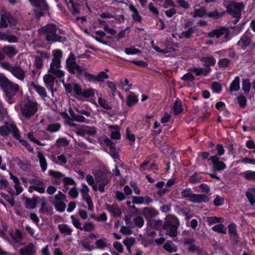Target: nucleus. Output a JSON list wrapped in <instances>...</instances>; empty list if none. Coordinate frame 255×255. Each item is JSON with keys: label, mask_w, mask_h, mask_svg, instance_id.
Returning <instances> with one entry per match:
<instances>
[{"label": "nucleus", "mask_w": 255, "mask_h": 255, "mask_svg": "<svg viewBox=\"0 0 255 255\" xmlns=\"http://www.w3.org/2000/svg\"><path fill=\"white\" fill-rule=\"evenodd\" d=\"M76 59L75 54L71 52L66 61V68L71 74H76L77 78L80 79L84 76L89 82H103L105 79L109 78L108 74L104 71L100 72L97 75L88 73L76 63Z\"/></svg>", "instance_id": "obj_1"}, {"label": "nucleus", "mask_w": 255, "mask_h": 255, "mask_svg": "<svg viewBox=\"0 0 255 255\" xmlns=\"http://www.w3.org/2000/svg\"><path fill=\"white\" fill-rule=\"evenodd\" d=\"M0 88L2 90L7 102L12 103L13 97L18 95L20 92L18 84L10 81L4 74L0 73Z\"/></svg>", "instance_id": "obj_2"}, {"label": "nucleus", "mask_w": 255, "mask_h": 255, "mask_svg": "<svg viewBox=\"0 0 255 255\" xmlns=\"http://www.w3.org/2000/svg\"><path fill=\"white\" fill-rule=\"evenodd\" d=\"M97 183H99L98 190L101 193L105 191V186L111 181L112 174L111 171L106 167H102L93 172Z\"/></svg>", "instance_id": "obj_3"}, {"label": "nucleus", "mask_w": 255, "mask_h": 255, "mask_svg": "<svg viewBox=\"0 0 255 255\" xmlns=\"http://www.w3.org/2000/svg\"><path fill=\"white\" fill-rule=\"evenodd\" d=\"M40 30L45 35V39L49 44L61 42L65 40L66 38L57 34L58 27L53 23H48L42 26Z\"/></svg>", "instance_id": "obj_4"}, {"label": "nucleus", "mask_w": 255, "mask_h": 255, "mask_svg": "<svg viewBox=\"0 0 255 255\" xmlns=\"http://www.w3.org/2000/svg\"><path fill=\"white\" fill-rule=\"evenodd\" d=\"M245 5L243 1L237 2L231 0L226 6V12L235 18L234 23L236 24L242 15V11L245 8Z\"/></svg>", "instance_id": "obj_5"}, {"label": "nucleus", "mask_w": 255, "mask_h": 255, "mask_svg": "<svg viewBox=\"0 0 255 255\" xmlns=\"http://www.w3.org/2000/svg\"><path fill=\"white\" fill-rule=\"evenodd\" d=\"M179 224V221L177 217L168 215L163 223V230H165L167 234L170 237H175L177 235V229Z\"/></svg>", "instance_id": "obj_6"}, {"label": "nucleus", "mask_w": 255, "mask_h": 255, "mask_svg": "<svg viewBox=\"0 0 255 255\" xmlns=\"http://www.w3.org/2000/svg\"><path fill=\"white\" fill-rule=\"evenodd\" d=\"M181 195L182 198H188L189 201L192 203H207L209 200L206 195L193 193L192 191L189 188L183 189L181 193Z\"/></svg>", "instance_id": "obj_7"}, {"label": "nucleus", "mask_w": 255, "mask_h": 255, "mask_svg": "<svg viewBox=\"0 0 255 255\" xmlns=\"http://www.w3.org/2000/svg\"><path fill=\"white\" fill-rule=\"evenodd\" d=\"M21 114L26 119H29L34 116L38 111V104L36 102L28 99L20 108Z\"/></svg>", "instance_id": "obj_8"}, {"label": "nucleus", "mask_w": 255, "mask_h": 255, "mask_svg": "<svg viewBox=\"0 0 255 255\" xmlns=\"http://www.w3.org/2000/svg\"><path fill=\"white\" fill-rule=\"evenodd\" d=\"M253 34L249 28L242 35L240 39L236 43L239 50H245L252 43Z\"/></svg>", "instance_id": "obj_9"}, {"label": "nucleus", "mask_w": 255, "mask_h": 255, "mask_svg": "<svg viewBox=\"0 0 255 255\" xmlns=\"http://www.w3.org/2000/svg\"><path fill=\"white\" fill-rule=\"evenodd\" d=\"M230 31L227 27L222 26L208 32V36L210 38L216 37L219 38L223 35V41L227 42L230 39Z\"/></svg>", "instance_id": "obj_10"}, {"label": "nucleus", "mask_w": 255, "mask_h": 255, "mask_svg": "<svg viewBox=\"0 0 255 255\" xmlns=\"http://www.w3.org/2000/svg\"><path fill=\"white\" fill-rule=\"evenodd\" d=\"M29 183L33 184L28 187L29 193H32L33 190L41 194L45 193L46 186L43 181L33 178L30 180Z\"/></svg>", "instance_id": "obj_11"}, {"label": "nucleus", "mask_w": 255, "mask_h": 255, "mask_svg": "<svg viewBox=\"0 0 255 255\" xmlns=\"http://www.w3.org/2000/svg\"><path fill=\"white\" fill-rule=\"evenodd\" d=\"M220 158L216 156H211L208 160L212 162L213 171L214 172L221 171L226 168V164L222 161L220 160Z\"/></svg>", "instance_id": "obj_12"}, {"label": "nucleus", "mask_w": 255, "mask_h": 255, "mask_svg": "<svg viewBox=\"0 0 255 255\" xmlns=\"http://www.w3.org/2000/svg\"><path fill=\"white\" fill-rule=\"evenodd\" d=\"M200 60L204 63V68L206 70L205 76H207L211 71L210 67L214 66L215 65L216 59L213 57L206 56L202 57Z\"/></svg>", "instance_id": "obj_13"}, {"label": "nucleus", "mask_w": 255, "mask_h": 255, "mask_svg": "<svg viewBox=\"0 0 255 255\" xmlns=\"http://www.w3.org/2000/svg\"><path fill=\"white\" fill-rule=\"evenodd\" d=\"M142 215L145 219L149 220L157 216L159 212L153 207H144L142 210Z\"/></svg>", "instance_id": "obj_14"}, {"label": "nucleus", "mask_w": 255, "mask_h": 255, "mask_svg": "<svg viewBox=\"0 0 255 255\" xmlns=\"http://www.w3.org/2000/svg\"><path fill=\"white\" fill-rule=\"evenodd\" d=\"M10 72L15 77L20 80H23L25 76V72L18 65L12 66Z\"/></svg>", "instance_id": "obj_15"}, {"label": "nucleus", "mask_w": 255, "mask_h": 255, "mask_svg": "<svg viewBox=\"0 0 255 255\" xmlns=\"http://www.w3.org/2000/svg\"><path fill=\"white\" fill-rule=\"evenodd\" d=\"M39 197L36 196L32 198H30L27 197L24 198L25 200V207L28 209H34L37 206L38 204Z\"/></svg>", "instance_id": "obj_16"}, {"label": "nucleus", "mask_w": 255, "mask_h": 255, "mask_svg": "<svg viewBox=\"0 0 255 255\" xmlns=\"http://www.w3.org/2000/svg\"><path fill=\"white\" fill-rule=\"evenodd\" d=\"M55 77L51 74L45 75L43 77V81L47 88L50 90L53 93Z\"/></svg>", "instance_id": "obj_17"}, {"label": "nucleus", "mask_w": 255, "mask_h": 255, "mask_svg": "<svg viewBox=\"0 0 255 255\" xmlns=\"http://www.w3.org/2000/svg\"><path fill=\"white\" fill-rule=\"evenodd\" d=\"M2 51L9 58L13 57L18 52L16 48L10 45H4L2 48Z\"/></svg>", "instance_id": "obj_18"}, {"label": "nucleus", "mask_w": 255, "mask_h": 255, "mask_svg": "<svg viewBox=\"0 0 255 255\" xmlns=\"http://www.w3.org/2000/svg\"><path fill=\"white\" fill-rule=\"evenodd\" d=\"M20 255H34L36 251L34 250V246L33 243H30L24 248L19 250Z\"/></svg>", "instance_id": "obj_19"}, {"label": "nucleus", "mask_w": 255, "mask_h": 255, "mask_svg": "<svg viewBox=\"0 0 255 255\" xmlns=\"http://www.w3.org/2000/svg\"><path fill=\"white\" fill-rule=\"evenodd\" d=\"M30 86L42 98H44L47 96V93L44 87L36 84L34 82H31L30 83Z\"/></svg>", "instance_id": "obj_20"}, {"label": "nucleus", "mask_w": 255, "mask_h": 255, "mask_svg": "<svg viewBox=\"0 0 255 255\" xmlns=\"http://www.w3.org/2000/svg\"><path fill=\"white\" fill-rule=\"evenodd\" d=\"M147 223L152 229L157 230L163 229L164 223L161 220L149 219L147 221Z\"/></svg>", "instance_id": "obj_21"}, {"label": "nucleus", "mask_w": 255, "mask_h": 255, "mask_svg": "<svg viewBox=\"0 0 255 255\" xmlns=\"http://www.w3.org/2000/svg\"><path fill=\"white\" fill-rule=\"evenodd\" d=\"M29 0L32 5L40 8L42 10H47L48 9V5L45 0Z\"/></svg>", "instance_id": "obj_22"}, {"label": "nucleus", "mask_w": 255, "mask_h": 255, "mask_svg": "<svg viewBox=\"0 0 255 255\" xmlns=\"http://www.w3.org/2000/svg\"><path fill=\"white\" fill-rule=\"evenodd\" d=\"M58 229L61 234L64 235V236L66 235L71 236L73 232V229L67 224H59Z\"/></svg>", "instance_id": "obj_23"}, {"label": "nucleus", "mask_w": 255, "mask_h": 255, "mask_svg": "<svg viewBox=\"0 0 255 255\" xmlns=\"http://www.w3.org/2000/svg\"><path fill=\"white\" fill-rule=\"evenodd\" d=\"M228 233L232 239L236 240L239 238L236 225L232 223L228 226Z\"/></svg>", "instance_id": "obj_24"}, {"label": "nucleus", "mask_w": 255, "mask_h": 255, "mask_svg": "<svg viewBox=\"0 0 255 255\" xmlns=\"http://www.w3.org/2000/svg\"><path fill=\"white\" fill-rule=\"evenodd\" d=\"M183 111V107L181 102L176 99L173 106V113L175 116H178Z\"/></svg>", "instance_id": "obj_25"}, {"label": "nucleus", "mask_w": 255, "mask_h": 255, "mask_svg": "<svg viewBox=\"0 0 255 255\" xmlns=\"http://www.w3.org/2000/svg\"><path fill=\"white\" fill-rule=\"evenodd\" d=\"M111 129H115V131H112L111 134V137L114 139H120L121 137V134L120 132V128L118 126L112 125L110 127Z\"/></svg>", "instance_id": "obj_26"}, {"label": "nucleus", "mask_w": 255, "mask_h": 255, "mask_svg": "<svg viewBox=\"0 0 255 255\" xmlns=\"http://www.w3.org/2000/svg\"><path fill=\"white\" fill-rule=\"evenodd\" d=\"M245 195L250 204L252 205H254L255 203V199L254 197V195H255V188H249L248 191L246 192Z\"/></svg>", "instance_id": "obj_27"}, {"label": "nucleus", "mask_w": 255, "mask_h": 255, "mask_svg": "<svg viewBox=\"0 0 255 255\" xmlns=\"http://www.w3.org/2000/svg\"><path fill=\"white\" fill-rule=\"evenodd\" d=\"M138 101L137 96L134 95L132 93L127 97L126 104L128 106L131 107L136 104Z\"/></svg>", "instance_id": "obj_28"}, {"label": "nucleus", "mask_w": 255, "mask_h": 255, "mask_svg": "<svg viewBox=\"0 0 255 255\" xmlns=\"http://www.w3.org/2000/svg\"><path fill=\"white\" fill-rule=\"evenodd\" d=\"M241 175L248 181H255V171L252 170H246L241 173Z\"/></svg>", "instance_id": "obj_29"}, {"label": "nucleus", "mask_w": 255, "mask_h": 255, "mask_svg": "<svg viewBox=\"0 0 255 255\" xmlns=\"http://www.w3.org/2000/svg\"><path fill=\"white\" fill-rule=\"evenodd\" d=\"M78 134L80 136H85L86 135H95L97 133V130L95 127H91L88 129H81L78 132Z\"/></svg>", "instance_id": "obj_30"}, {"label": "nucleus", "mask_w": 255, "mask_h": 255, "mask_svg": "<svg viewBox=\"0 0 255 255\" xmlns=\"http://www.w3.org/2000/svg\"><path fill=\"white\" fill-rule=\"evenodd\" d=\"M240 79L239 76H236L230 86V90L231 92H235L239 90Z\"/></svg>", "instance_id": "obj_31"}, {"label": "nucleus", "mask_w": 255, "mask_h": 255, "mask_svg": "<svg viewBox=\"0 0 255 255\" xmlns=\"http://www.w3.org/2000/svg\"><path fill=\"white\" fill-rule=\"evenodd\" d=\"M118 59L122 61L134 64L141 67H146L147 66L146 62L142 60H128L121 57H118Z\"/></svg>", "instance_id": "obj_32"}, {"label": "nucleus", "mask_w": 255, "mask_h": 255, "mask_svg": "<svg viewBox=\"0 0 255 255\" xmlns=\"http://www.w3.org/2000/svg\"><path fill=\"white\" fill-rule=\"evenodd\" d=\"M38 158L39 160L40 165L42 171H45L47 168V163L45 157L43 154L41 152H39L38 153Z\"/></svg>", "instance_id": "obj_33"}, {"label": "nucleus", "mask_w": 255, "mask_h": 255, "mask_svg": "<svg viewBox=\"0 0 255 255\" xmlns=\"http://www.w3.org/2000/svg\"><path fill=\"white\" fill-rule=\"evenodd\" d=\"M10 236L15 243H19L22 239L21 232L19 229H16L14 234L10 233Z\"/></svg>", "instance_id": "obj_34"}, {"label": "nucleus", "mask_w": 255, "mask_h": 255, "mask_svg": "<svg viewBox=\"0 0 255 255\" xmlns=\"http://www.w3.org/2000/svg\"><path fill=\"white\" fill-rule=\"evenodd\" d=\"M212 230L220 234H226L227 233V227L223 224H218L214 226Z\"/></svg>", "instance_id": "obj_35"}, {"label": "nucleus", "mask_w": 255, "mask_h": 255, "mask_svg": "<svg viewBox=\"0 0 255 255\" xmlns=\"http://www.w3.org/2000/svg\"><path fill=\"white\" fill-rule=\"evenodd\" d=\"M226 12L225 11L219 12L217 9H215L214 11L207 12V16L210 18L218 19L223 17L225 14Z\"/></svg>", "instance_id": "obj_36"}, {"label": "nucleus", "mask_w": 255, "mask_h": 255, "mask_svg": "<svg viewBox=\"0 0 255 255\" xmlns=\"http://www.w3.org/2000/svg\"><path fill=\"white\" fill-rule=\"evenodd\" d=\"M10 128L11 132L12 133L13 137L18 140L20 142V140H22L23 139H21V137L17 127L15 125L12 124L10 125Z\"/></svg>", "instance_id": "obj_37"}, {"label": "nucleus", "mask_w": 255, "mask_h": 255, "mask_svg": "<svg viewBox=\"0 0 255 255\" xmlns=\"http://www.w3.org/2000/svg\"><path fill=\"white\" fill-rule=\"evenodd\" d=\"M41 208L39 209L40 213H47L50 212L49 206L46 204L44 198L40 200Z\"/></svg>", "instance_id": "obj_38"}, {"label": "nucleus", "mask_w": 255, "mask_h": 255, "mask_svg": "<svg viewBox=\"0 0 255 255\" xmlns=\"http://www.w3.org/2000/svg\"><path fill=\"white\" fill-rule=\"evenodd\" d=\"M86 180L88 184L92 186L94 191H97L98 190V187L95 183V179L92 175L88 174L86 176Z\"/></svg>", "instance_id": "obj_39"}, {"label": "nucleus", "mask_w": 255, "mask_h": 255, "mask_svg": "<svg viewBox=\"0 0 255 255\" xmlns=\"http://www.w3.org/2000/svg\"><path fill=\"white\" fill-rule=\"evenodd\" d=\"M251 84L250 81L248 78L243 79L242 80V89L245 93H248L250 91Z\"/></svg>", "instance_id": "obj_40"}, {"label": "nucleus", "mask_w": 255, "mask_h": 255, "mask_svg": "<svg viewBox=\"0 0 255 255\" xmlns=\"http://www.w3.org/2000/svg\"><path fill=\"white\" fill-rule=\"evenodd\" d=\"M61 128V125L59 123H54L49 125L46 130L51 132H55L59 131Z\"/></svg>", "instance_id": "obj_41"}, {"label": "nucleus", "mask_w": 255, "mask_h": 255, "mask_svg": "<svg viewBox=\"0 0 255 255\" xmlns=\"http://www.w3.org/2000/svg\"><path fill=\"white\" fill-rule=\"evenodd\" d=\"M53 204L56 211L61 213L65 211L66 205L63 201H56Z\"/></svg>", "instance_id": "obj_42"}, {"label": "nucleus", "mask_w": 255, "mask_h": 255, "mask_svg": "<svg viewBox=\"0 0 255 255\" xmlns=\"http://www.w3.org/2000/svg\"><path fill=\"white\" fill-rule=\"evenodd\" d=\"M201 178V173L195 172L190 177L189 182L192 184H195L200 182Z\"/></svg>", "instance_id": "obj_43"}, {"label": "nucleus", "mask_w": 255, "mask_h": 255, "mask_svg": "<svg viewBox=\"0 0 255 255\" xmlns=\"http://www.w3.org/2000/svg\"><path fill=\"white\" fill-rule=\"evenodd\" d=\"M98 103L99 104L101 107H102L104 109L107 110H110L112 109V107L111 106H110L108 102L106 101V100L102 98V97H99L98 98Z\"/></svg>", "instance_id": "obj_44"}, {"label": "nucleus", "mask_w": 255, "mask_h": 255, "mask_svg": "<svg viewBox=\"0 0 255 255\" xmlns=\"http://www.w3.org/2000/svg\"><path fill=\"white\" fill-rule=\"evenodd\" d=\"M11 133L10 126L9 127L6 125L0 127V134L3 136H6Z\"/></svg>", "instance_id": "obj_45"}, {"label": "nucleus", "mask_w": 255, "mask_h": 255, "mask_svg": "<svg viewBox=\"0 0 255 255\" xmlns=\"http://www.w3.org/2000/svg\"><path fill=\"white\" fill-rule=\"evenodd\" d=\"M231 63V61L228 58H224L219 59L218 64L220 68H226L228 67Z\"/></svg>", "instance_id": "obj_46"}, {"label": "nucleus", "mask_w": 255, "mask_h": 255, "mask_svg": "<svg viewBox=\"0 0 255 255\" xmlns=\"http://www.w3.org/2000/svg\"><path fill=\"white\" fill-rule=\"evenodd\" d=\"M61 60L52 58V62L50 64V69L49 71H50L56 68H60L61 67Z\"/></svg>", "instance_id": "obj_47"}, {"label": "nucleus", "mask_w": 255, "mask_h": 255, "mask_svg": "<svg viewBox=\"0 0 255 255\" xmlns=\"http://www.w3.org/2000/svg\"><path fill=\"white\" fill-rule=\"evenodd\" d=\"M190 71L195 73L196 76H201L203 75L205 76V74L206 73V70L204 68L193 67L190 69Z\"/></svg>", "instance_id": "obj_48"}, {"label": "nucleus", "mask_w": 255, "mask_h": 255, "mask_svg": "<svg viewBox=\"0 0 255 255\" xmlns=\"http://www.w3.org/2000/svg\"><path fill=\"white\" fill-rule=\"evenodd\" d=\"M207 15L206 10L204 7H201L199 9H196L195 10V13L193 15L194 17H203L204 15Z\"/></svg>", "instance_id": "obj_49"}, {"label": "nucleus", "mask_w": 255, "mask_h": 255, "mask_svg": "<svg viewBox=\"0 0 255 255\" xmlns=\"http://www.w3.org/2000/svg\"><path fill=\"white\" fill-rule=\"evenodd\" d=\"M237 99L240 107L242 109L245 108L247 104V100L245 96L242 95H240Z\"/></svg>", "instance_id": "obj_50"}, {"label": "nucleus", "mask_w": 255, "mask_h": 255, "mask_svg": "<svg viewBox=\"0 0 255 255\" xmlns=\"http://www.w3.org/2000/svg\"><path fill=\"white\" fill-rule=\"evenodd\" d=\"M95 94V90L94 89L90 88L88 89L84 90L83 91L82 96L85 98H89L93 97Z\"/></svg>", "instance_id": "obj_51"}, {"label": "nucleus", "mask_w": 255, "mask_h": 255, "mask_svg": "<svg viewBox=\"0 0 255 255\" xmlns=\"http://www.w3.org/2000/svg\"><path fill=\"white\" fill-rule=\"evenodd\" d=\"M125 53L128 55H135L141 53V51L134 47H129L125 48Z\"/></svg>", "instance_id": "obj_52"}, {"label": "nucleus", "mask_w": 255, "mask_h": 255, "mask_svg": "<svg viewBox=\"0 0 255 255\" xmlns=\"http://www.w3.org/2000/svg\"><path fill=\"white\" fill-rule=\"evenodd\" d=\"M71 219L74 226L77 229H79L81 231L82 227L79 219L78 218H76L74 215L71 216Z\"/></svg>", "instance_id": "obj_53"}, {"label": "nucleus", "mask_w": 255, "mask_h": 255, "mask_svg": "<svg viewBox=\"0 0 255 255\" xmlns=\"http://www.w3.org/2000/svg\"><path fill=\"white\" fill-rule=\"evenodd\" d=\"M34 65L35 66L36 68L37 69H41L43 66V60L40 56H36L35 57V60L34 62Z\"/></svg>", "instance_id": "obj_54"}, {"label": "nucleus", "mask_w": 255, "mask_h": 255, "mask_svg": "<svg viewBox=\"0 0 255 255\" xmlns=\"http://www.w3.org/2000/svg\"><path fill=\"white\" fill-rule=\"evenodd\" d=\"M216 149L217 151V153L214 156H216L220 158L221 156L224 154L225 150L224 146L221 144H217L216 146Z\"/></svg>", "instance_id": "obj_55"}, {"label": "nucleus", "mask_w": 255, "mask_h": 255, "mask_svg": "<svg viewBox=\"0 0 255 255\" xmlns=\"http://www.w3.org/2000/svg\"><path fill=\"white\" fill-rule=\"evenodd\" d=\"M27 137L31 141L38 145L44 146L45 145V143H42L39 140L35 138L33 132H29L27 133Z\"/></svg>", "instance_id": "obj_56"}, {"label": "nucleus", "mask_w": 255, "mask_h": 255, "mask_svg": "<svg viewBox=\"0 0 255 255\" xmlns=\"http://www.w3.org/2000/svg\"><path fill=\"white\" fill-rule=\"evenodd\" d=\"M106 239H100L97 240L95 242V244L97 246L98 249L103 250L107 247V243L105 242Z\"/></svg>", "instance_id": "obj_57"}, {"label": "nucleus", "mask_w": 255, "mask_h": 255, "mask_svg": "<svg viewBox=\"0 0 255 255\" xmlns=\"http://www.w3.org/2000/svg\"><path fill=\"white\" fill-rule=\"evenodd\" d=\"M0 195L10 205V206H14V198L12 196H10L2 192H0Z\"/></svg>", "instance_id": "obj_58"}, {"label": "nucleus", "mask_w": 255, "mask_h": 255, "mask_svg": "<svg viewBox=\"0 0 255 255\" xmlns=\"http://www.w3.org/2000/svg\"><path fill=\"white\" fill-rule=\"evenodd\" d=\"M6 17H5V19L7 20L8 23L11 26H15L17 23V20L11 15H10L9 13L6 12Z\"/></svg>", "instance_id": "obj_59"}, {"label": "nucleus", "mask_w": 255, "mask_h": 255, "mask_svg": "<svg viewBox=\"0 0 255 255\" xmlns=\"http://www.w3.org/2000/svg\"><path fill=\"white\" fill-rule=\"evenodd\" d=\"M106 83L108 87L111 91L112 96L115 97L117 91V86L116 84L114 82L109 80L107 81Z\"/></svg>", "instance_id": "obj_60"}, {"label": "nucleus", "mask_w": 255, "mask_h": 255, "mask_svg": "<svg viewBox=\"0 0 255 255\" xmlns=\"http://www.w3.org/2000/svg\"><path fill=\"white\" fill-rule=\"evenodd\" d=\"M163 249L168 253L176 252L177 251V248L176 246H172L170 243H166L163 245Z\"/></svg>", "instance_id": "obj_61"}, {"label": "nucleus", "mask_w": 255, "mask_h": 255, "mask_svg": "<svg viewBox=\"0 0 255 255\" xmlns=\"http://www.w3.org/2000/svg\"><path fill=\"white\" fill-rule=\"evenodd\" d=\"M95 228V226L92 222L86 223L84 224L82 228L81 231H85V232H91Z\"/></svg>", "instance_id": "obj_62"}, {"label": "nucleus", "mask_w": 255, "mask_h": 255, "mask_svg": "<svg viewBox=\"0 0 255 255\" xmlns=\"http://www.w3.org/2000/svg\"><path fill=\"white\" fill-rule=\"evenodd\" d=\"M134 224L139 228H141L144 225V220L141 216H137L133 219Z\"/></svg>", "instance_id": "obj_63"}, {"label": "nucleus", "mask_w": 255, "mask_h": 255, "mask_svg": "<svg viewBox=\"0 0 255 255\" xmlns=\"http://www.w3.org/2000/svg\"><path fill=\"white\" fill-rule=\"evenodd\" d=\"M211 88L213 91L217 93H219L222 89L221 85L217 82L212 83Z\"/></svg>", "instance_id": "obj_64"}]
</instances>
